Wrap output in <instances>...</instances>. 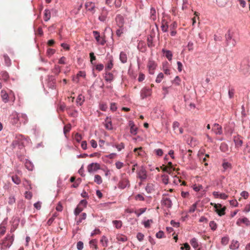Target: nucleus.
Segmentation results:
<instances>
[{"instance_id": "nucleus-1", "label": "nucleus", "mask_w": 250, "mask_h": 250, "mask_svg": "<svg viewBox=\"0 0 250 250\" xmlns=\"http://www.w3.org/2000/svg\"><path fill=\"white\" fill-rule=\"evenodd\" d=\"M20 115L16 111H13L9 116V121L10 123L17 127L21 125Z\"/></svg>"}, {"instance_id": "nucleus-2", "label": "nucleus", "mask_w": 250, "mask_h": 250, "mask_svg": "<svg viewBox=\"0 0 250 250\" xmlns=\"http://www.w3.org/2000/svg\"><path fill=\"white\" fill-rule=\"evenodd\" d=\"M129 181L126 174L125 173L122 174L121 180L118 184V188L121 189H124L126 187H129Z\"/></svg>"}, {"instance_id": "nucleus-3", "label": "nucleus", "mask_w": 250, "mask_h": 250, "mask_svg": "<svg viewBox=\"0 0 250 250\" xmlns=\"http://www.w3.org/2000/svg\"><path fill=\"white\" fill-rule=\"evenodd\" d=\"M24 137L21 134H17L16 135L14 140L13 141L12 146L13 148L17 146H22L24 143Z\"/></svg>"}, {"instance_id": "nucleus-4", "label": "nucleus", "mask_w": 250, "mask_h": 250, "mask_svg": "<svg viewBox=\"0 0 250 250\" xmlns=\"http://www.w3.org/2000/svg\"><path fill=\"white\" fill-rule=\"evenodd\" d=\"M86 205L87 201L85 200H81L74 210V214L76 216L79 215L86 207Z\"/></svg>"}, {"instance_id": "nucleus-5", "label": "nucleus", "mask_w": 250, "mask_h": 250, "mask_svg": "<svg viewBox=\"0 0 250 250\" xmlns=\"http://www.w3.org/2000/svg\"><path fill=\"white\" fill-rule=\"evenodd\" d=\"M157 64L156 62L153 60H149L147 64V67L150 74H153L154 70L156 68Z\"/></svg>"}, {"instance_id": "nucleus-6", "label": "nucleus", "mask_w": 250, "mask_h": 250, "mask_svg": "<svg viewBox=\"0 0 250 250\" xmlns=\"http://www.w3.org/2000/svg\"><path fill=\"white\" fill-rule=\"evenodd\" d=\"M137 177L140 179L141 181H143L146 180L147 178L146 171V169L142 167L138 170L137 172Z\"/></svg>"}, {"instance_id": "nucleus-7", "label": "nucleus", "mask_w": 250, "mask_h": 250, "mask_svg": "<svg viewBox=\"0 0 250 250\" xmlns=\"http://www.w3.org/2000/svg\"><path fill=\"white\" fill-rule=\"evenodd\" d=\"M152 93L151 88L147 87H144L141 91L140 95L142 99H144L148 96H150Z\"/></svg>"}, {"instance_id": "nucleus-8", "label": "nucleus", "mask_w": 250, "mask_h": 250, "mask_svg": "<svg viewBox=\"0 0 250 250\" xmlns=\"http://www.w3.org/2000/svg\"><path fill=\"white\" fill-rule=\"evenodd\" d=\"M85 7L87 11L93 14L96 12V6L94 3L91 1H87L85 3Z\"/></svg>"}, {"instance_id": "nucleus-9", "label": "nucleus", "mask_w": 250, "mask_h": 250, "mask_svg": "<svg viewBox=\"0 0 250 250\" xmlns=\"http://www.w3.org/2000/svg\"><path fill=\"white\" fill-rule=\"evenodd\" d=\"M13 237L12 236L7 235L2 243V246L5 248L10 247L12 245L13 241Z\"/></svg>"}, {"instance_id": "nucleus-10", "label": "nucleus", "mask_w": 250, "mask_h": 250, "mask_svg": "<svg viewBox=\"0 0 250 250\" xmlns=\"http://www.w3.org/2000/svg\"><path fill=\"white\" fill-rule=\"evenodd\" d=\"M93 34L94 36L96 41L98 42L101 45H104L105 43V40L101 38L100 36V33L99 32L97 31H93Z\"/></svg>"}, {"instance_id": "nucleus-11", "label": "nucleus", "mask_w": 250, "mask_h": 250, "mask_svg": "<svg viewBox=\"0 0 250 250\" xmlns=\"http://www.w3.org/2000/svg\"><path fill=\"white\" fill-rule=\"evenodd\" d=\"M100 168V165L98 163H92L87 166V170L89 172L96 171Z\"/></svg>"}, {"instance_id": "nucleus-12", "label": "nucleus", "mask_w": 250, "mask_h": 250, "mask_svg": "<svg viewBox=\"0 0 250 250\" xmlns=\"http://www.w3.org/2000/svg\"><path fill=\"white\" fill-rule=\"evenodd\" d=\"M212 130L216 135H221L223 133L222 127L218 124H214L213 125Z\"/></svg>"}, {"instance_id": "nucleus-13", "label": "nucleus", "mask_w": 250, "mask_h": 250, "mask_svg": "<svg viewBox=\"0 0 250 250\" xmlns=\"http://www.w3.org/2000/svg\"><path fill=\"white\" fill-rule=\"evenodd\" d=\"M108 11L105 7H103L102 9L101 15L99 17V19L101 21H104L107 18Z\"/></svg>"}, {"instance_id": "nucleus-14", "label": "nucleus", "mask_w": 250, "mask_h": 250, "mask_svg": "<svg viewBox=\"0 0 250 250\" xmlns=\"http://www.w3.org/2000/svg\"><path fill=\"white\" fill-rule=\"evenodd\" d=\"M162 204L166 207L170 208L172 206V201L169 198L165 196L163 197L162 200Z\"/></svg>"}, {"instance_id": "nucleus-15", "label": "nucleus", "mask_w": 250, "mask_h": 250, "mask_svg": "<svg viewBox=\"0 0 250 250\" xmlns=\"http://www.w3.org/2000/svg\"><path fill=\"white\" fill-rule=\"evenodd\" d=\"M161 168L163 169V171L167 172L168 174H169L173 176H176V173H174L173 172L175 171H177L179 170V168H176L175 167L168 168V167H161Z\"/></svg>"}, {"instance_id": "nucleus-16", "label": "nucleus", "mask_w": 250, "mask_h": 250, "mask_svg": "<svg viewBox=\"0 0 250 250\" xmlns=\"http://www.w3.org/2000/svg\"><path fill=\"white\" fill-rule=\"evenodd\" d=\"M0 95L2 100L4 103L8 102L10 95L6 92L5 90H2L0 92Z\"/></svg>"}, {"instance_id": "nucleus-17", "label": "nucleus", "mask_w": 250, "mask_h": 250, "mask_svg": "<svg viewBox=\"0 0 250 250\" xmlns=\"http://www.w3.org/2000/svg\"><path fill=\"white\" fill-rule=\"evenodd\" d=\"M159 14L157 13L156 9L154 7H151L150 11V19L153 21L156 20Z\"/></svg>"}, {"instance_id": "nucleus-18", "label": "nucleus", "mask_w": 250, "mask_h": 250, "mask_svg": "<svg viewBox=\"0 0 250 250\" xmlns=\"http://www.w3.org/2000/svg\"><path fill=\"white\" fill-rule=\"evenodd\" d=\"M116 21L120 28H122L124 26V19L122 16L120 15H117L116 18Z\"/></svg>"}, {"instance_id": "nucleus-19", "label": "nucleus", "mask_w": 250, "mask_h": 250, "mask_svg": "<svg viewBox=\"0 0 250 250\" xmlns=\"http://www.w3.org/2000/svg\"><path fill=\"white\" fill-rule=\"evenodd\" d=\"M104 78L106 82L111 83L113 81L114 76L112 73L106 71Z\"/></svg>"}, {"instance_id": "nucleus-20", "label": "nucleus", "mask_w": 250, "mask_h": 250, "mask_svg": "<svg viewBox=\"0 0 250 250\" xmlns=\"http://www.w3.org/2000/svg\"><path fill=\"white\" fill-rule=\"evenodd\" d=\"M231 38H232V37L230 33H229L228 35H226L227 43L228 45L230 44L231 45H232V47H234L235 46V45L236 44V42L234 39L231 42Z\"/></svg>"}, {"instance_id": "nucleus-21", "label": "nucleus", "mask_w": 250, "mask_h": 250, "mask_svg": "<svg viewBox=\"0 0 250 250\" xmlns=\"http://www.w3.org/2000/svg\"><path fill=\"white\" fill-rule=\"evenodd\" d=\"M129 125L130 127V132L132 135H136L137 133L138 128L135 126L134 123L132 121H130Z\"/></svg>"}, {"instance_id": "nucleus-22", "label": "nucleus", "mask_w": 250, "mask_h": 250, "mask_svg": "<svg viewBox=\"0 0 250 250\" xmlns=\"http://www.w3.org/2000/svg\"><path fill=\"white\" fill-rule=\"evenodd\" d=\"M20 115V122L21 125L23 124V125H25L28 121V117L27 115L24 113H21Z\"/></svg>"}, {"instance_id": "nucleus-23", "label": "nucleus", "mask_w": 250, "mask_h": 250, "mask_svg": "<svg viewBox=\"0 0 250 250\" xmlns=\"http://www.w3.org/2000/svg\"><path fill=\"white\" fill-rule=\"evenodd\" d=\"M120 60L123 63L126 62L127 61V54L124 52H121L120 54Z\"/></svg>"}, {"instance_id": "nucleus-24", "label": "nucleus", "mask_w": 250, "mask_h": 250, "mask_svg": "<svg viewBox=\"0 0 250 250\" xmlns=\"http://www.w3.org/2000/svg\"><path fill=\"white\" fill-rule=\"evenodd\" d=\"M9 79V75L6 71H2L0 74V80L6 81Z\"/></svg>"}, {"instance_id": "nucleus-25", "label": "nucleus", "mask_w": 250, "mask_h": 250, "mask_svg": "<svg viewBox=\"0 0 250 250\" xmlns=\"http://www.w3.org/2000/svg\"><path fill=\"white\" fill-rule=\"evenodd\" d=\"M226 209V208L225 207L223 208H217V209H216L215 211L219 216H221L225 215Z\"/></svg>"}, {"instance_id": "nucleus-26", "label": "nucleus", "mask_w": 250, "mask_h": 250, "mask_svg": "<svg viewBox=\"0 0 250 250\" xmlns=\"http://www.w3.org/2000/svg\"><path fill=\"white\" fill-rule=\"evenodd\" d=\"M162 52L165 54V56L169 61H171L172 60V54L170 51L166 50L163 49L162 50Z\"/></svg>"}, {"instance_id": "nucleus-27", "label": "nucleus", "mask_w": 250, "mask_h": 250, "mask_svg": "<svg viewBox=\"0 0 250 250\" xmlns=\"http://www.w3.org/2000/svg\"><path fill=\"white\" fill-rule=\"evenodd\" d=\"M239 247V243L236 240H232L231 245L229 246L230 249L236 250Z\"/></svg>"}, {"instance_id": "nucleus-28", "label": "nucleus", "mask_w": 250, "mask_h": 250, "mask_svg": "<svg viewBox=\"0 0 250 250\" xmlns=\"http://www.w3.org/2000/svg\"><path fill=\"white\" fill-rule=\"evenodd\" d=\"M51 18V13L49 10L45 9L44 12L43 19L45 21H48Z\"/></svg>"}, {"instance_id": "nucleus-29", "label": "nucleus", "mask_w": 250, "mask_h": 250, "mask_svg": "<svg viewBox=\"0 0 250 250\" xmlns=\"http://www.w3.org/2000/svg\"><path fill=\"white\" fill-rule=\"evenodd\" d=\"M113 58L112 57L110 59L109 62L106 64L105 68V70L106 71H107L108 70H111L113 66Z\"/></svg>"}, {"instance_id": "nucleus-30", "label": "nucleus", "mask_w": 250, "mask_h": 250, "mask_svg": "<svg viewBox=\"0 0 250 250\" xmlns=\"http://www.w3.org/2000/svg\"><path fill=\"white\" fill-rule=\"evenodd\" d=\"M94 181L97 184L100 185L103 183V179L100 175L96 174L94 176Z\"/></svg>"}, {"instance_id": "nucleus-31", "label": "nucleus", "mask_w": 250, "mask_h": 250, "mask_svg": "<svg viewBox=\"0 0 250 250\" xmlns=\"http://www.w3.org/2000/svg\"><path fill=\"white\" fill-rule=\"evenodd\" d=\"M100 242L103 247H106L108 245V240L106 236H103L100 240Z\"/></svg>"}, {"instance_id": "nucleus-32", "label": "nucleus", "mask_w": 250, "mask_h": 250, "mask_svg": "<svg viewBox=\"0 0 250 250\" xmlns=\"http://www.w3.org/2000/svg\"><path fill=\"white\" fill-rule=\"evenodd\" d=\"M190 244L195 249L198 247V243L197 239L195 238H193L190 240Z\"/></svg>"}, {"instance_id": "nucleus-33", "label": "nucleus", "mask_w": 250, "mask_h": 250, "mask_svg": "<svg viewBox=\"0 0 250 250\" xmlns=\"http://www.w3.org/2000/svg\"><path fill=\"white\" fill-rule=\"evenodd\" d=\"M84 101V98L82 95H79L77 98L76 102L80 105H81Z\"/></svg>"}, {"instance_id": "nucleus-34", "label": "nucleus", "mask_w": 250, "mask_h": 250, "mask_svg": "<svg viewBox=\"0 0 250 250\" xmlns=\"http://www.w3.org/2000/svg\"><path fill=\"white\" fill-rule=\"evenodd\" d=\"M105 126L106 129L108 130H111L112 129V125L111 121H110V119H109L108 118L105 120Z\"/></svg>"}, {"instance_id": "nucleus-35", "label": "nucleus", "mask_w": 250, "mask_h": 250, "mask_svg": "<svg viewBox=\"0 0 250 250\" xmlns=\"http://www.w3.org/2000/svg\"><path fill=\"white\" fill-rule=\"evenodd\" d=\"M168 28V25L167 24V21H162V24L161 25V28L163 32H166L167 31Z\"/></svg>"}, {"instance_id": "nucleus-36", "label": "nucleus", "mask_w": 250, "mask_h": 250, "mask_svg": "<svg viewBox=\"0 0 250 250\" xmlns=\"http://www.w3.org/2000/svg\"><path fill=\"white\" fill-rule=\"evenodd\" d=\"M113 224L117 229H120L122 226V222L120 220H114L113 221Z\"/></svg>"}, {"instance_id": "nucleus-37", "label": "nucleus", "mask_w": 250, "mask_h": 250, "mask_svg": "<svg viewBox=\"0 0 250 250\" xmlns=\"http://www.w3.org/2000/svg\"><path fill=\"white\" fill-rule=\"evenodd\" d=\"M234 141L235 146L237 147L240 146L242 145V140L239 139L238 137H235L234 138Z\"/></svg>"}, {"instance_id": "nucleus-38", "label": "nucleus", "mask_w": 250, "mask_h": 250, "mask_svg": "<svg viewBox=\"0 0 250 250\" xmlns=\"http://www.w3.org/2000/svg\"><path fill=\"white\" fill-rule=\"evenodd\" d=\"M112 146L115 147L118 151H121L125 148V145L123 143H121L120 144L113 145Z\"/></svg>"}, {"instance_id": "nucleus-39", "label": "nucleus", "mask_w": 250, "mask_h": 250, "mask_svg": "<svg viewBox=\"0 0 250 250\" xmlns=\"http://www.w3.org/2000/svg\"><path fill=\"white\" fill-rule=\"evenodd\" d=\"M3 57L4 59L5 64L6 66H9L11 65V60L10 59L9 57L6 54H4L3 55Z\"/></svg>"}, {"instance_id": "nucleus-40", "label": "nucleus", "mask_w": 250, "mask_h": 250, "mask_svg": "<svg viewBox=\"0 0 250 250\" xmlns=\"http://www.w3.org/2000/svg\"><path fill=\"white\" fill-rule=\"evenodd\" d=\"M146 190L147 193H151L153 190V185L152 184H147L146 187Z\"/></svg>"}, {"instance_id": "nucleus-41", "label": "nucleus", "mask_w": 250, "mask_h": 250, "mask_svg": "<svg viewBox=\"0 0 250 250\" xmlns=\"http://www.w3.org/2000/svg\"><path fill=\"white\" fill-rule=\"evenodd\" d=\"M134 152L136 153L137 156H141L142 155L143 148L142 147L135 148L134 149Z\"/></svg>"}, {"instance_id": "nucleus-42", "label": "nucleus", "mask_w": 250, "mask_h": 250, "mask_svg": "<svg viewBox=\"0 0 250 250\" xmlns=\"http://www.w3.org/2000/svg\"><path fill=\"white\" fill-rule=\"evenodd\" d=\"M146 210V208H140L139 210L134 211V213L137 215L138 217H139L140 215H141L142 214L145 212Z\"/></svg>"}, {"instance_id": "nucleus-43", "label": "nucleus", "mask_w": 250, "mask_h": 250, "mask_svg": "<svg viewBox=\"0 0 250 250\" xmlns=\"http://www.w3.org/2000/svg\"><path fill=\"white\" fill-rule=\"evenodd\" d=\"M163 78H164V74L162 73H160L158 75L155 81L157 83H160L162 81Z\"/></svg>"}, {"instance_id": "nucleus-44", "label": "nucleus", "mask_w": 250, "mask_h": 250, "mask_svg": "<svg viewBox=\"0 0 250 250\" xmlns=\"http://www.w3.org/2000/svg\"><path fill=\"white\" fill-rule=\"evenodd\" d=\"M167 62H166L165 65H163V71L166 74L169 75L170 74V70L168 67L167 66Z\"/></svg>"}, {"instance_id": "nucleus-45", "label": "nucleus", "mask_w": 250, "mask_h": 250, "mask_svg": "<svg viewBox=\"0 0 250 250\" xmlns=\"http://www.w3.org/2000/svg\"><path fill=\"white\" fill-rule=\"evenodd\" d=\"M97 241L96 239L91 240L89 242L90 245L93 246L95 250H97L98 249V246L97 245Z\"/></svg>"}, {"instance_id": "nucleus-46", "label": "nucleus", "mask_w": 250, "mask_h": 250, "mask_svg": "<svg viewBox=\"0 0 250 250\" xmlns=\"http://www.w3.org/2000/svg\"><path fill=\"white\" fill-rule=\"evenodd\" d=\"M147 44L148 46L149 47L153 46L154 45L153 44V39L151 36L147 38Z\"/></svg>"}, {"instance_id": "nucleus-47", "label": "nucleus", "mask_w": 250, "mask_h": 250, "mask_svg": "<svg viewBox=\"0 0 250 250\" xmlns=\"http://www.w3.org/2000/svg\"><path fill=\"white\" fill-rule=\"evenodd\" d=\"M117 239L119 241L124 242L127 240V238L125 236L120 235H118L117 236Z\"/></svg>"}, {"instance_id": "nucleus-48", "label": "nucleus", "mask_w": 250, "mask_h": 250, "mask_svg": "<svg viewBox=\"0 0 250 250\" xmlns=\"http://www.w3.org/2000/svg\"><path fill=\"white\" fill-rule=\"evenodd\" d=\"M209 227L212 230H215L217 229V224L214 221H212L209 223Z\"/></svg>"}, {"instance_id": "nucleus-49", "label": "nucleus", "mask_w": 250, "mask_h": 250, "mask_svg": "<svg viewBox=\"0 0 250 250\" xmlns=\"http://www.w3.org/2000/svg\"><path fill=\"white\" fill-rule=\"evenodd\" d=\"M71 129V125L68 124L64 126L63 132L65 134L69 132Z\"/></svg>"}, {"instance_id": "nucleus-50", "label": "nucleus", "mask_w": 250, "mask_h": 250, "mask_svg": "<svg viewBox=\"0 0 250 250\" xmlns=\"http://www.w3.org/2000/svg\"><path fill=\"white\" fill-rule=\"evenodd\" d=\"M86 214L85 213H83L80 216L79 220L77 221L78 223H80L83 220H84L86 218Z\"/></svg>"}, {"instance_id": "nucleus-51", "label": "nucleus", "mask_w": 250, "mask_h": 250, "mask_svg": "<svg viewBox=\"0 0 250 250\" xmlns=\"http://www.w3.org/2000/svg\"><path fill=\"white\" fill-rule=\"evenodd\" d=\"M12 179L13 182L16 184H19L21 183V180L17 176H13Z\"/></svg>"}, {"instance_id": "nucleus-52", "label": "nucleus", "mask_w": 250, "mask_h": 250, "mask_svg": "<svg viewBox=\"0 0 250 250\" xmlns=\"http://www.w3.org/2000/svg\"><path fill=\"white\" fill-rule=\"evenodd\" d=\"M153 222L152 220H147V221L144 222V225L146 228H149L150 227V224Z\"/></svg>"}, {"instance_id": "nucleus-53", "label": "nucleus", "mask_w": 250, "mask_h": 250, "mask_svg": "<svg viewBox=\"0 0 250 250\" xmlns=\"http://www.w3.org/2000/svg\"><path fill=\"white\" fill-rule=\"evenodd\" d=\"M240 221L242 222V223L245 224L247 226L250 225V222L249 220V219L246 217L241 218Z\"/></svg>"}, {"instance_id": "nucleus-54", "label": "nucleus", "mask_w": 250, "mask_h": 250, "mask_svg": "<svg viewBox=\"0 0 250 250\" xmlns=\"http://www.w3.org/2000/svg\"><path fill=\"white\" fill-rule=\"evenodd\" d=\"M229 241V239L228 237H224L221 239V244L223 245H226L228 244Z\"/></svg>"}, {"instance_id": "nucleus-55", "label": "nucleus", "mask_w": 250, "mask_h": 250, "mask_svg": "<svg viewBox=\"0 0 250 250\" xmlns=\"http://www.w3.org/2000/svg\"><path fill=\"white\" fill-rule=\"evenodd\" d=\"M197 205V203H195L193 204L192 205V206L189 209V212L193 213V212H194L195 209H196V208Z\"/></svg>"}, {"instance_id": "nucleus-56", "label": "nucleus", "mask_w": 250, "mask_h": 250, "mask_svg": "<svg viewBox=\"0 0 250 250\" xmlns=\"http://www.w3.org/2000/svg\"><path fill=\"white\" fill-rule=\"evenodd\" d=\"M83 248V243L82 241H79L77 244V248L78 250H82Z\"/></svg>"}, {"instance_id": "nucleus-57", "label": "nucleus", "mask_w": 250, "mask_h": 250, "mask_svg": "<svg viewBox=\"0 0 250 250\" xmlns=\"http://www.w3.org/2000/svg\"><path fill=\"white\" fill-rule=\"evenodd\" d=\"M223 167L224 170H226L228 168H231V164L228 162H225L222 165Z\"/></svg>"}, {"instance_id": "nucleus-58", "label": "nucleus", "mask_w": 250, "mask_h": 250, "mask_svg": "<svg viewBox=\"0 0 250 250\" xmlns=\"http://www.w3.org/2000/svg\"><path fill=\"white\" fill-rule=\"evenodd\" d=\"M241 196L243 197L245 199H247L249 196V193L246 191H243L241 194Z\"/></svg>"}, {"instance_id": "nucleus-59", "label": "nucleus", "mask_w": 250, "mask_h": 250, "mask_svg": "<svg viewBox=\"0 0 250 250\" xmlns=\"http://www.w3.org/2000/svg\"><path fill=\"white\" fill-rule=\"evenodd\" d=\"M75 139L77 142H80L82 139V136L80 134L77 133L75 135Z\"/></svg>"}, {"instance_id": "nucleus-60", "label": "nucleus", "mask_w": 250, "mask_h": 250, "mask_svg": "<svg viewBox=\"0 0 250 250\" xmlns=\"http://www.w3.org/2000/svg\"><path fill=\"white\" fill-rule=\"evenodd\" d=\"M179 123L178 122H174L173 123V125H172V126H173V130L175 131V132H176V130H178V128H179Z\"/></svg>"}, {"instance_id": "nucleus-61", "label": "nucleus", "mask_w": 250, "mask_h": 250, "mask_svg": "<svg viewBox=\"0 0 250 250\" xmlns=\"http://www.w3.org/2000/svg\"><path fill=\"white\" fill-rule=\"evenodd\" d=\"M122 0H115L114 4L116 8L120 7L122 5Z\"/></svg>"}, {"instance_id": "nucleus-62", "label": "nucleus", "mask_w": 250, "mask_h": 250, "mask_svg": "<svg viewBox=\"0 0 250 250\" xmlns=\"http://www.w3.org/2000/svg\"><path fill=\"white\" fill-rule=\"evenodd\" d=\"M156 154L159 156H162L163 154V151L162 149L159 148L154 150Z\"/></svg>"}, {"instance_id": "nucleus-63", "label": "nucleus", "mask_w": 250, "mask_h": 250, "mask_svg": "<svg viewBox=\"0 0 250 250\" xmlns=\"http://www.w3.org/2000/svg\"><path fill=\"white\" fill-rule=\"evenodd\" d=\"M162 181L163 183L165 184H167L168 183V177L167 175H163L162 176Z\"/></svg>"}, {"instance_id": "nucleus-64", "label": "nucleus", "mask_w": 250, "mask_h": 250, "mask_svg": "<svg viewBox=\"0 0 250 250\" xmlns=\"http://www.w3.org/2000/svg\"><path fill=\"white\" fill-rule=\"evenodd\" d=\"M187 47L189 51H191L193 50V43L192 42H189L188 44Z\"/></svg>"}]
</instances>
